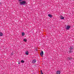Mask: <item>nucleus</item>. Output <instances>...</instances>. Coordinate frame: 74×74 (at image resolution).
<instances>
[{
    "label": "nucleus",
    "mask_w": 74,
    "mask_h": 74,
    "mask_svg": "<svg viewBox=\"0 0 74 74\" xmlns=\"http://www.w3.org/2000/svg\"><path fill=\"white\" fill-rule=\"evenodd\" d=\"M69 49L70 50L69 51V53H71V52H73V46L71 47Z\"/></svg>",
    "instance_id": "1"
},
{
    "label": "nucleus",
    "mask_w": 74,
    "mask_h": 74,
    "mask_svg": "<svg viewBox=\"0 0 74 74\" xmlns=\"http://www.w3.org/2000/svg\"><path fill=\"white\" fill-rule=\"evenodd\" d=\"M26 3V1H23L22 2H20L21 5H23L24 4H25Z\"/></svg>",
    "instance_id": "2"
},
{
    "label": "nucleus",
    "mask_w": 74,
    "mask_h": 74,
    "mask_svg": "<svg viewBox=\"0 0 74 74\" xmlns=\"http://www.w3.org/2000/svg\"><path fill=\"white\" fill-rule=\"evenodd\" d=\"M40 55L42 57H43V55H44V52L43 51H41V52L40 53Z\"/></svg>",
    "instance_id": "3"
},
{
    "label": "nucleus",
    "mask_w": 74,
    "mask_h": 74,
    "mask_svg": "<svg viewBox=\"0 0 74 74\" xmlns=\"http://www.w3.org/2000/svg\"><path fill=\"white\" fill-rule=\"evenodd\" d=\"M60 18L61 19H64V17H63L62 16H61L60 17Z\"/></svg>",
    "instance_id": "4"
},
{
    "label": "nucleus",
    "mask_w": 74,
    "mask_h": 74,
    "mask_svg": "<svg viewBox=\"0 0 74 74\" xmlns=\"http://www.w3.org/2000/svg\"><path fill=\"white\" fill-rule=\"evenodd\" d=\"M72 59V58L71 57H69L67 58V60H71Z\"/></svg>",
    "instance_id": "5"
},
{
    "label": "nucleus",
    "mask_w": 74,
    "mask_h": 74,
    "mask_svg": "<svg viewBox=\"0 0 74 74\" xmlns=\"http://www.w3.org/2000/svg\"><path fill=\"white\" fill-rule=\"evenodd\" d=\"M70 26H67V27H66V29H67V30H69V29H70Z\"/></svg>",
    "instance_id": "6"
},
{
    "label": "nucleus",
    "mask_w": 74,
    "mask_h": 74,
    "mask_svg": "<svg viewBox=\"0 0 74 74\" xmlns=\"http://www.w3.org/2000/svg\"><path fill=\"white\" fill-rule=\"evenodd\" d=\"M36 62V60H32V62L33 63H35Z\"/></svg>",
    "instance_id": "7"
},
{
    "label": "nucleus",
    "mask_w": 74,
    "mask_h": 74,
    "mask_svg": "<svg viewBox=\"0 0 74 74\" xmlns=\"http://www.w3.org/2000/svg\"><path fill=\"white\" fill-rule=\"evenodd\" d=\"M60 71H57L56 72V74H60Z\"/></svg>",
    "instance_id": "8"
},
{
    "label": "nucleus",
    "mask_w": 74,
    "mask_h": 74,
    "mask_svg": "<svg viewBox=\"0 0 74 74\" xmlns=\"http://www.w3.org/2000/svg\"><path fill=\"white\" fill-rule=\"evenodd\" d=\"M48 16L50 18H52V15L50 14H48Z\"/></svg>",
    "instance_id": "9"
},
{
    "label": "nucleus",
    "mask_w": 74,
    "mask_h": 74,
    "mask_svg": "<svg viewBox=\"0 0 74 74\" xmlns=\"http://www.w3.org/2000/svg\"><path fill=\"white\" fill-rule=\"evenodd\" d=\"M25 54L27 55H29V52H28V51H26L25 52Z\"/></svg>",
    "instance_id": "10"
},
{
    "label": "nucleus",
    "mask_w": 74,
    "mask_h": 74,
    "mask_svg": "<svg viewBox=\"0 0 74 74\" xmlns=\"http://www.w3.org/2000/svg\"><path fill=\"white\" fill-rule=\"evenodd\" d=\"M22 36H24L25 35V33H24V32H22Z\"/></svg>",
    "instance_id": "11"
},
{
    "label": "nucleus",
    "mask_w": 74,
    "mask_h": 74,
    "mask_svg": "<svg viewBox=\"0 0 74 74\" xmlns=\"http://www.w3.org/2000/svg\"><path fill=\"white\" fill-rule=\"evenodd\" d=\"M0 36H3V33L1 32H0Z\"/></svg>",
    "instance_id": "12"
},
{
    "label": "nucleus",
    "mask_w": 74,
    "mask_h": 74,
    "mask_svg": "<svg viewBox=\"0 0 74 74\" xmlns=\"http://www.w3.org/2000/svg\"><path fill=\"white\" fill-rule=\"evenodd\" d=\"M24 41H25V42H26V41H27V39H23Z\"/></svg>",
    "instance_id": "13"
},
{
    "label": "nucleus",
    "mask_w": 74,
    "mask_h": 74,
    "mask_svg": "<svg viewBox=\"0 0 74 74\" xmlns=\"http://www.w3.org/2000/svg\"><path fill=\"white\" fill-rule=\"evenodd\" d=\"M21 63H24V62H25V61L23 60H21Z\"/></svg>",
    "instance_id": "14"
},
{
    "label": "nucleus",
    "mask_w": 74,
    "mask_h": 74,
    "mask_svg": "<svg viewBox=\"0 0 74 74\" xmlns=\"http://www.w3.org/2000/svg\"><path fill=\"white\" fill-rule=\"evenodd\" d=\"M21 64V62H19L18 63V64Z\"/></svg>",
    "instance_id": "15"
},
{
    "label": "nucleus",
    "mask_w": 74,
    "mask_h": 74,
    "mask_svg": "<svg viewBox=\"0 0 74 74\" xmlns=\"http://www.w3.org/2000/svg\"><path fill=\"white\" fill-rule=\"evenodd\" d=\"M13 55V53H12L11 54V55Z\"/></svg>",
    "instance_id": "16"
},
{
    "label": "nucleus",
    "mask_w": 74,
    "mask_h": 74,
    "mask_svg": "<svg viewBox=\"0 0 74 74\" xmlns=\"http://www.w3.org/2000/svg\"><path fill=\"white\" fill-rule=\"evenodd\" d=\"M40 72H41V73H42V71H41Z\"/></svg>",
    "instance_id": "17"
},
{
    "label": "nucleus",
    "mask_w": 74,
    "mask_h": 74,
    "mask_svg": "<svg viewBox=\"0 0 74 74\" xmlns=\"http://www.w3.org/2000/svg\"><path fill=\"white\" fill-rule=\"evenodd\" d=\"M41 74H43V73L42 72V73H41Z\"/></svg>",
    "instance_id": "18"
},
{
    "label": "nucleus",
    "mask_w": 74,
    "mask_h": 74,
    "mask_svg": "<svg viewBox=\"0 0 74 74\" xmlns=\"http://www.w3.org/2000/svg\"><path fill=\"white\" fill-rule=\"evenodd\" d=\"M22 0H18L19 1H22Z\"/></svg>",
    "instance_id": "19"
}]
</instances>
